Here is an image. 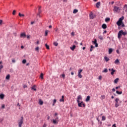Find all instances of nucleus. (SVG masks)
I'll return each instance as SVG.
<instances>
[{
  "mask_svg": "<svg viewBox=\"0 0 127 127\" xmlns=\"http://www.w3.org/2000/svg\"><path fill=\"white\" fill-rule=\"evenodd\" d=\"M127 34V31L124 32V31L121 30L118 33V38L119 39H121L122 38V35H124V36H126Z\"/></svg>",
  "mask_w": 127,
  "mask_h": 127,
  "instance_id": "nucleus-1",
  "label": "nucleus"
},
{
  "mask_svg": "<svg viewBox=\"0 0 127 127\" xmlns=\"http://www.w3.org/2000/svg\"><path fill=\"white\" fill-rule=\"evenodd\" d=\"M22 124H23V117H21V119L18 121V126L19 127H22Z\"/></svg>",
  "mask_w": 127,
  "mask_h": 127,
  "instance_id": "nucleus-2",
  "label": "nucleus"
},
{
  "mask_svg": "<svg viewBox=\"0 0 127 127\" xmlns=\"http://www.w3.org/2000/svg\"><path fill=\"white\" fill-rule=\"evenodd\" d=\"M77 103H78V107H79V108H82V105L83 108H85V107H86L85 103H84L83 101H81V102H80V101H78L77 102Z\"/></svg>",
  "mask_w": 127,
  "mask_h": 127,
  "instance_id": "nucleus-3",
  "label": "nucleus"
},
{
  "mask_svg": "<svg viewBox=\"0 0 127 127\" xmlns=\"http://www.w3.org/2000/svg\"><path fill=\"white\" fill-rule=\"evenodd\" d=\"M113 10L115 12H120V10H121V9H120V7H119L117 6H115L114 7Z\"/></svg>",
  "mask_w": 127,
  "mask_h": 127,
  "instance_id": "nucleus-4",
  "label": "nucleus"
},
{
  "mask_svg": "<svg viewBox=\"0 0 127 127\" xmlns=\"http://www.w3.org/2000/svg\"><path fill=\"white\" fill-rule=\"evenodd\" d=\"M119 101H120V99L118 98L115 99V107L116 108H118L120 105H119Z\"/></svg>",
  "mask_w": 127,
  "mask_h": 127,
  "instance_id": "nucleus-5",
  "label": "nucleus"
},
{
  "mask_svg": "<svg viewBox=\"0 0 127 127\" xmlns=\"http://www.w3.org/2000/svg\"><path fill=\"white\" fill-rule=\"evenodd\" d=\"M20 37H21V38H25V37H26V34L25 33H22L20 35Z\"/></svg>",
  "mask_w": 127,
  "mask_h": 127,
  "instance_id": "nucleus-6",
  "label": "nucleus"
},
{
  "mask_svg": "<svg viewBox=\"0 0 127 127\" xmlns=\"http://www.w3.org/2000/svg\"><path fill=\"white\" fill-rule=\"evenodd\" d=\"M92 42L93 43V44L95 45V47H98V43H97V39H94V41H92Z\"/></svg>",
  "mask_w": 127,
  "mask_h": 127,
  "instance_id": "nucleus-7",
  "label": "nucleus"
},
{
  "mask_svg": "<svg viewBox=\"0 0 127 127\" xmlns=\"http://www.w3.org/2000/svg\"><path fill=\"white\" fill-rule=\"evenodd\" d=\"M81 100H82V96L81 95H79L77 97V102H80V101H81Z\"/></svg>",
  "mask_w": 127,
  "mask_h": 127,
  "instance_id": "nucleus-8",
  "label": "nucleus"
},
{
  "mask_svg": "<svg viewBox=\"0 0 127 127\" xmlns=\"http://www.w3.org/2000/svg\"><path fill=\"white\" fill-rule=\"evenodd\" d=\"M90 16V18L91 19H93V18H95V15H94L93 14H92V13H91L89 15Z\"/></svg>",
  "mask_w": 127,
  "mask_h": 127,
  "instance_id": "nucleus-9",
  "label": "nucleus"
},
{
  "mask_svg": "<svg viewBox=\"0 0 127 127\" xmlns=\"http://www.w3.org/2000/svg\"><path fill=\"white\" fill-rule=\"evenodd\" d=\"M115 64L116 65H119L120 64V60L119 59H117L114 62Z\"/></svg>",
  "mask_w": 127,
  "mask_h": 127,
  "instance_id": "nucleus-10",
  "label": "nucleus"
},
{
  "mask_svg": "<svg viewBox=\"0 0 127 127\" xmlns=\"http://www.w3.org/2000/svg\"><path fill=\"white\" fill-rule=\"evenodd\" d=\"M59 121L55 120V119L53 120V123L54 125H57Z\"/></svg>",
  "mask_w": 127,
  "mask_h": 127,
  "instance_id": "nucleus-11",
  "label": "nucleus"
},
{
  "mask_svg": "<svg viewBox=\"0 0 127 127\" xmlns=\"http://www.w3.org/2000/svg\"><path fill=\"white\" fill-rule=\"evenodd\" d=\"M100 5H101V2H98L96 4V6L97 8H99Z\"/></svg>",
  "mask_w": 127,
  "mask_h": 127,
  "instance_id": "nucleus-12",
  "label": "nucleus"
},
{
  "mask_svg": "<svg viewBox=\"0 0 127 127\" xmlns=\"http://www.w3.org/2000/svg\"><path fill=\"white\" fill-rule=\"evenodd\" d=\"M122 23H123V22H121L120 21H118L117 22V24L118 25V26H121V25H122Z\"/></svg>",
  "mask_w": 127,
  "mask_h": 127,
  "instance_id": "nucleus-13",
  "label": "nucleus"
},
{
  "mask_svg": "<svg viewBox=\"0 0 127 127\" xmlns=\"http://www.w3.org/2000/svg\"><path fill=\"white\" fill-rule=\"evenodd\" d=\"M70 49H71V50H72V51H74V50H75V49H76V46L75 45H73L72 47H71L70 48Z\"/></svg>",
  "mask_w": 127,
  "mask_h": 127,
  "instance_id": "nucleus-14",
  "label": "nucleus"
},
{
  "mask_svg": "<svg viewBox=\"0 0 127 127\" xmlns=\"http://www.w3.org/2000/svg\"><path fill=\"white\" fill-rule=\"evenodd\" d=\"M40 13H41V6H39V13L38 14V15L40 16V15L39 14Z\"/></svg>",
  "mask_w": 127,
  "mask_h": 127,
  "instance_id": "nucleus-15",
  "label": "nucleus"
},
{
  "mask_svg": "<svg viewBox=\"0 0 127 127\" xmlns=\"http://www.w3.org/2000/svg\"><path fill=\"white\" fill-rule=\"evenodd\" d=\"M39 104L40 106H42V105H43V101H42L41 99H40L39 101Z\"/></svg>",
  "mask_w": 127,
  "mask_h": 127,
  "instance_id": "nucleus-16",
  "label": "nucleus"
},
{
  "mask_svg": "<svg viewBox=\"0 0 127 127\" xmlns=\"http://www.w3.org/2000/svg\"><path fill=\"white\" fill-rule=\"evenodd\" d=\"M31 90H33L34 91H36V86L35 85H33L32 87H31Z\"/></svg>",
  "mask_w": 127,
  "mask_h": 127,
  "instance_id": "nucleus-17",
  "label": "nucleus"
},
{
  "mask_svg": "<svg viewBox=\"0 0 127 127\" xmlns=\"http://www.w3.org/2000/svg\"><path fill=\"white\" fill-rule=\"evenodd\" d=\"M91 98V97L90 96H88L87 97H86V102H89V101H90V99Z\"/></svg>",
  "mask_w": 127,
  "mask_h": 127,
  "instance_id": "nucleus-18",
  "label": "nucleus"
},
{
  "mask_svg": "<svg viewBox=\"0 0 127 127\" xmlns=\"http://www.w3.org/2000/svg\"><path fill=\"white\" fill-rule=\"evenodd\" d=\"M4 98V94H0V98L1 99V100H3V99Z\"/></svg>",
  "mask_w": 127,
  "mask_h": 127,
  "instance_id": "nucleus-19",
  "label": "nucleus"
},
{
  "mask_svg": "<svg viewBox=\"0 0 127 127\" xmlns=\"http://www.w3.org/2000/svg\"><path fill=\"white\" fill-rule=\"evenodd\" d=\"M102 27L103 28V29H106V28H107V25L106 24H103Z\"/></svg>",
  "mask_w": 127,
  "mask_h": 127,
  "instance_id": "nucleus-20",
  "label": "nucleus"
},
{
  "mask_svg": "<svg viewBox=\"0 0 127 127\" xmlns=\"http://www.w3.org/2000/svg\"><path fill=\"white\" fill-rule=\"evenodd\" d=\"M60 102H64V95L62 96V98L60 99Z\"/></svg>",
  "mask_w": 127,
  "mask_h": 127,
  "instance_id": "nucleus-21",
  "label": "nucleus"
},
{
  "mask_svg": "<svg viewBox=\"0 0 127 127\" xmlns=\"http://www.w3.org/2000/svg\"><path fill=\"white\" fill-rule=\"evenodd\" d=\"M104 59L105 61H106V62H108V61H110V59H109V58H108L107 57H105Z\"/></svg>",
  "mask_w": 127,
  "mask_h": 127,
  "instance_id": "nucleus-22",
  "label": "nucleus"
},
{
  "mask_svg": "<svg viewBox=\"0 0 127 127\" xmlns=\"http://www.w3.org/2000/svg\"><path fill=\"white\" fill-rule=\"evenodd\" d=\"M124 18V16H122V17L119 18V20H118V21H121V22H123V20Z\"/></svg>",
  "mask_w": 127,
  "mask_h": 127,
  "instance_id": "nucleus-23",
  "label": "nucleus"
},
{
  "mask_svg": "<svg viewBox=\"0 0 127 127\" xmlns=\"http://www.w3.org/2000/svg\"><path fill=\"white\" fill-rule=\"evenodd\" d=\"M56 102H57V100L56 99H55L53 101V106H55V104H56Z\"/></svg>",
  "mask_w": 127,
  "mask_h": 127,
  "instance_id": "nucleus-24",
  "label": "nucleus"
},
{
  "mask_svg": "<svg viewBox=\"0 0 127 127\" xmlns=\"http://www.w3.org/2000/svg\"><path fill=\"white\" fill-rule=\"evenodd\" d=\"M48 32H49V31L48 30H46L45 36H47V35H48Z\"/></svg>",
  "mask_w": 127,
  "mask_h": 127,
  "instance_id": "nucleus-25",
  "label": "nucleus"
},
{
  "mask_svg": "<svg viewBox=\"0 0 127 127\" xmlns=\"http://www.w3.org/2000/svg\"><path fill=\"white\" fill-rule=\"evenodd\" d=\"M9 78H10V75L8 74V75L6 76L5 79H6V80H9Z\"/></svg>",
  "mask_w": 127,
  "mask_h": 127,
  "instance_id": "nucleus-26",
  "label": "nucleus"
},
{
  "mask_svg": "<svg viewBox=\"0 0 127 127\" xmlns=\"http://www.w3.org/2000/svg\"><path fill=\"white\" fill-rule=\"evenodd\" d=\"M112 52H113V49L110 48L109 50V54H112Z\"/></svg>",
  "mask_w": 127,
  "mask_h": 127,
  "instance_id": "nucleus-27",
  "label": "nucleus"
},
{
  "mask_svg": "<svg viewBox=\"0 0 127 127\" xmlns=\"http://www.w3.org/2000/svg\"><path fill=\"white\" fill-rule=\"evenodd\" d=\"M24 14L19 13V16H20V17H24Z\"/></svg>",
  "mask_w": 127,
  "mask_h": 127,
  "instance_id": "nucleus-28",
  "label": "nucleus"
},
{
  "mask_svg": "<svg viewBox=\"0 0 127 127\" xmlns=\"http://www.w3.org/2000/svg\"><path fill=\"white\" fill-rule=\"evenodd\" d=\"M119 78L115 79L114 80V83H115V84H117V83L119 82Z\"/></svg>",
  "mask_w": 127,
  "mask_h": 127,
  "instance_id": "nucleus-29",
  "label": "nucleus"
},
{
  "mask_svg": "<svg viewBox=\"0 0 127 127\" xmlns=\"http://www.w3.org/2000/svg\"><path fill=\"white\" fill-rule=\"evenodd\" d=\"M102 73H108V69L105 68L104 70L102 71Z\"/></svg>",
  "mask_w": 127,
  "mask_h": 127,
  "instance_id": "nucleus-30",
  "label": "nucleus"
},
{
  "mask_svg": "<svg viewBox=\"0 0 127 127\" xmlns=\"http://www.w3.org/2000/svg\"><path fill=\"white\" fill-rule=\"evenodd\" d=\"M116 93L118 94V95H122V94H123V92L122 91H116Z\"/></svg>",
  "mask_w": 127,
  "mask_h": 127,
  "instance_id": "nucleus-31",
  "label": "nucleus"
},
{
  "mask_svg": "<svg viewBox=\"0 0 127 127\" xmlns=\"http://www.w3.org/2000/svg\"><path fill=\"white\" fill-rule=\"evenodd\" d=\"M115 72H116V69H113V70H112V71L111 72V75H114Z\"/></svg>",
  "mask_w": 127,
  "mask_h": 127,
  "instance_id": "nucleus-32",
  "label": "nucleus"
},
{
  "mask_svg": "<svg viewBox=\"0 0 127 127\" xmlns=\"http://www.w3.org/2000/svg\"><path fill=\"white\" fill-rule=\"evenodd\" d=\"M77 12H78L77 9H75L73 10V13H77Z\"/></svg>",
  "mask_w": 127,
  "mask_h": 127,
  "instance_id": "nucleus-33",
  "label": "nucleus"
},
{
  "mask_svg": "<svg viewBox=\"0 0 127 127\" xmlns=\"http://www.w3.org/2000/svg\"><path fill=\"white\" fill-rule=\"evenodd\" d=\"M35 50L36 51H37L38 52H39V47H37L35 49Z\"/></svg>",
  "mask_w": 127,
  "mask_h": 127,
  "instance_id": "nucleus-34",
  "label": "nucleus"
},
{
  "mask_svg": "<svg viewBox=\"0 0 127 127\" xmlns=\"http://www.w3.org/2000/svg\"><path fill=\"white\" fill-rule=\"evenodd\" d=\"M77 76L78 78H82V75L81 74V73H78Z\"/></svg>",
  "mask_w": 127,
  "mask_h": 127,
  "instance_id": "nucleus-35",
  "label": "nucleus"
},
{
  "mask_svg": "<svg viewBox=\"0 0 127 127\" xmlns=\"http://www.w3.org/2000/svg\"><path fill=\"white\" fill-rule=\"evenodd\" d=\"M54 45H55V46H58V43H57V42H55L54 43Z\"/></svg>",
  "mask_w": 127,
  "mask_h": 127,
  "instance_id": "nucleus-36",
  "label": "nucleus"
},
{
  "mask_svg": "<svg viewBox=\"0 0 127 127\" xmlns=\"http://www.w3.org/2000/svg\"><path fill=\"white\" fill-rule=\"evenodd\" d=\"M98 38H99V39H100V40H103V39H104V38L102 36H99L98 37Z\"/></svg>",
  "mask_w": 127,
  "mask_h": 127,
  "instance_id": "nucleus-37",
  "label": "nucleus"
},
{
  "mask_svg": "<svg viewBox=\"0 0 127 127\" xmlns=\"http://www.w3.org/2000/svg\"><path fill=\"white\" fill-rule=\"evenodd\" d=\"M110 18H106L105 19V21H106V22H108V21H110Z\"/></svg>",
  "mask_w": 127,
  "mask_h": 127,
  "instance_id": "nucleus-38",
  "label": "nucleus"
},
{
  "mask_svg": "<svg viewBox=\"0 0 127 127\" xmlns=\"http://www.w3.org/2000/svg\"><path fill=\"white\" fill-rule=\"evenodd\" d=\"M78 73L81 74V73H82V72H83V69H79L78 71Z\"/></svg>",
  "mask_w": 127,
  "mask_h": 127,
  "instance_id": "nucleus-39",
  "label": "nucleus"
},
{
  "mask_svg": "<svg viewBox=\"0 0 127 127\" xmlns=\"http://www.w3.org/2000/svg\"><path fill=\"white\" fill-rule=\"evenodd\" d=\"M61 76H62V77H63V78H64V79H65V74H61L60 75V76L61 77Z\"/></svg>",
  "mask_w": 127,
  "mask_h": 127,
  "instance_id": "nucleus-40",
  "label": "nucleus"
},
{
  "mask_svg": "<svg viewBox=\"0 0 127 127\" xmlns=\"http://www.w3.org/2000/svg\"><path fill=\"white\" fill-rule=\"evenodd\" d=\"M124 9H126V10H125L126 11H127V4L125 5L124 6Z\"/></svg>",
  "mask_w": 127,
  "mask_h": 127,
  "instance_id": "nucleus-41",
  "label": "nucleus"
},
{
  "mask_svg": "<svg viewBox=\"0 0 127 127\" xmlns=\"http://www.w3.org/2000/svg\"><path fill=\"white\" fill-rule=\"evenodd\" d=\"M45 46H46L47 49H50V48H49V46H48V45H47V44H45Z\"/></svg>",
  "mask_w": 127,
  "mask_h": 127,
  "instance_id": "nucleus-42",
  "label": "nucleus"
},
{
  "mask_svg": "<svg viewBox=\"0 0 127 127\" xmlns=\"http://www.w3.org/2000/svg\"><path fill=\"white\" fill-rule=\"evenodd\" d=\"M16 12V11H15V10H14L13 11V12H12L13 15H15Z\"/></svg>",
  "mask_w": 127,
  "mask_h": 127,
  "instance_id": "nucleus-43",
  "label": "nucleus"
},
{
  "mask_svg": "<svg viewBox=\"0 0 127 127\" xmlns=\"http://www.w3.org/2000/svg\"><path fill=\"white\" fill-rule=\"evenodd\" d=\"M102 121H106V117L105 116H102Z\"/></svg>",
  "mask_w": 127,
  "mask_h": 127,
  "instance_id": "nucleus-44",
  "label": "nucleus"
},
{
  "mask_svg": "<svg viewBox=\"0 0 127 127\" xmlns=\"http://www.w3.org/2000/svg\"><path fill=\"white\" fill-rule=\"evenodd\" d=\"M22 63L23 64H25V63H26V60H23L22 61Z\"/></svg>",
  "mask_w": 127,
  "mask_h": 127,
  "instance_id": "nucleus-45",
  "label": "nucleus"
},
{
  "mask_svg": "<svg viewBox=\"0 0 127 127\" xmlns=\"http://www.w3.org/2000/svg\"><path fill=\"white\" fill-rule=\"evenodd\" d=\"M71 36H75V33L74 32H72L71 33Z\"/></svg>",
  "mask_w": 127,
  "mask_h": 127,
  "instance_id": "nucleus-46",
  "label": "nucleus"
},
{
  "mask_svg": "<svg viewBox=\"0 0 127 127\" xmlns=\"http://www.w3.org/2000/svg\"><path fill=\"white\" fill-rule=\"evenodd\" d=\"M102 78H103L102 76L100 75V76H99V78H98L99 80H102Z\"/></svg>",
  "mask_w": 127,
  "mask_h": 127,
  "instance_id": "nucleus-47",
  "label": "nucleus"
},
{
  "mask_svg": "<svg viewBox=\"0 0 127 127\" xmlns=\"http://www.w3.org/2000/svg\"><path fill=\"white\" fill-rule=\"evenodd\" d=\"M55 120L56 121H59V117H58V116H57Z\"/></svg>",
  "mask_w": 127,
  "mask_h": 127,
  "instance_id": "nucleus-48",
  "label": "nucleus"
},
{
  "mask_svg": "<svg viewBox=\"0 0 127 127\" xmlns=\"http://www.w3.org/2000/svg\"><path fill=\"white\" fill-rule=\"evenodd\" d=\"M40 78H41V79H43V73H41L40 75Z\"/></svg>",
  "mask_w": 127,
  "mask_h": 127,
  "instance_id": "nucleus-49",
  "label": "nucleus"
},
{
  "mask_svg": "<svg viewBox=\"0 0 127 127\" xmlns=\"http://www.w3.org/2000/svg\"><path fill=\"white\" fill-rule=\"evenodd\" d=\"M74 43L75 45H78V42L77 41H74Z\"/></svg>",
  "mask_w": 127,
  "mask_h": 127,
  "instance_id": "nucleus-50",
  "label": "nucleus"
},
{
  "mask_svg": "<svg viewBox=\"0 0 127 127\" xmlns=\"http://www.w3.org/2000/svg\"><path fill=\"white\" fill-rule=\"evenodd\" d=\"M0 66H2V68H3V65H2V62H0Z\"/></svg>",
  "mask_w": 127,
  "mask_h": 127,
  "instance_id": "nucleus-51",
  "label": "nucleus"
},
{
  "mask_svg": "<svg viewBox=\"0 0 127 127\" xmlns=\"http://www.w3.org/2000/svg\"><path fill=\"white\" fill-rule=\"evenodd\" d=\"M101 99H102V100H104V99H105V95H102Z\"/></svg>",
  "mask_w": 127,
  "mask_h": 127,
  "instance_id": "nucleus-52",
  "label": "nucleus"
},
{
  "mask_svg": "<svg viewBox=\"0 0 127 127\" xmlns=\"http://www.w3.org/2000/svg\"><path fill=\"white\" fill-rule=\"evenodd\" d=\"M25 88H27V85H23V88H24V89H25Z\"/></svg>",
  "mask_w": 127,
  "mask_h": 127,
  "instance_id": "nucleus-53",
  "label": "nucleus"
},
{
  "mask_svg": "<svg viewBox=\"0 0 127 127\" xmlns=\"http://www.w3.org/2000/svg\"><path fill=\"white\" fill-rule=\"evenodd\" d=\"M121 26H122V27H125V24H124V23L122 22Z\"/></svg>",
  "mask_w": 127,
  "mask_h": 127,
  "instance_id": "nucleus-54",
  "label": "nucleus"
},
{
  "mask_svg": "<svg viewBox=\"0 0 127 127\" xmlns=\"http://www.w3.org/2000/svg\"><path fill=\"white\" fill-rule=\"evenodd\" d=\"M113 69H114V68H109V71L110 72H112V70H113Z\"/></svg>",
  "mask_w": 127,
  "mask_h": 127,
  "instance_id": "nucleus-55",
  "label": "nucleus"
},
{
  "mask_svg": "<svg viewBox=\"0 0 127 127\" xmlns=\"http://www.w3.org/2000/svg\"><path fill=\"white\" fill-rule=\"evenodd\" d=\"M90 48H92V49H94V48H95V47L93 46V45H91L90 46Z\"/></svg>",
  "mask_w": 127,
  "mask_h": 127,
  "instance_id": "nucleus-56",
  "label": "nucleus"
},
{
  "mask_svg": "<svg viewBox=\"0 0 127 127\" xmlns=\"http://www.w3.org/2000/svg\"><path fill=\"white\" fill-rule=\"evenodd\" d=\"M1 23H2V20H0V25H1Z\"/></svg>",
  "mask_w": 127,
  "mask_h": 127,
  "instance_id": "nucleus-57",
  "label": "nucleus"
},
{
  "mask_svg": "<svg viewBox=\"0 0 127 127\" xmlns=\"http://www.w3.org/2000/svg\"><path fill=\"white\" fill-rule=\"evenodd\" d=\"M27 38H28V39H29V38H30V35H28Z\"/></svg>",
  "mask_w": 127,
  "mask_h": 127,
  "instance_id": "nucleus-58",
  "label": "nucleus"
},
{
  "mask_svg": "<svg viewBox=\"0 0 127 127\" xmlns=\"http://www.w3.org/2000/svg\"><path fill=\"white\" fill-rule=\"evenodd\" d=\"M4 107H5V105H4V104H3V105H2V109H4Z\"/></svg>",
  "mask_w": 127,
  "mask_h": 127,
  "instance_id": "nucleus-59",
  "label": "nucleus"
},
{
  "mask_svg": "<svg viewBox=\"0 0 127 127\" xmlns=\"http://www.w3.org/2000/svg\"><path fill=\"white\" fill-rule=\"evenodd\" d=\"M90 52H92L93 51V49H92V48H90Z\"/></svg>",
  "mask_w": 127,
  "mask_h": 127,
  "instance_id": "nucleus-60",
  "label": "nucleus"
},
{
  "mask_svg": "<svg viewBox=\"0 0 127 127\" xmlns=\"http://www.w3.org/2000/svg\"><path fill=\"white\" fill-rule=\"evenodd\" d=\"M40 42L39 41H37L36 42V44H39Z\"/></svg>",
  "mask_w": 127,
  "mask_h": 127,
  "instance_id": "nucleus-61",
  "label": "nucleus"
},
{
  "mask_svg": "<svg viewBox=\"0 0 127 127\" xmlns=\"http://www.w3.org/2000/svg\"><path fill=\"white\" fill-rule=\"evenodd\" d=\"M119 88H120V86H117L116 87V90H118V89H119Z\"/></svg>",
  "mask_w": 127,
  "mask_h": 127,
  "instance_id": "nucleus-62",
  "label": "nucleus"
},
{
  "mask_svg": "<svg viewBox=\"0 0 127 127\" xmlns=\"http://www.w3.org/2000/svg\"><path fill=\"white\" fill-rule=\"evenodd\" d=\"M34 21H32L31 22V24H34Z\"/></svg>",
  "mask_w": 127,
  "mask_h": 127,
  "instance_id": "nucleus-63",
  "label": "nucleus"
},
{
  "mask_svg": "<svg viewBox=\"0 0 127 127\" xmlns=\"http://www.w3.org/2000/svg\"><path fill=\"white\" fill-rule=\"evenodd\" d=\"M43 127H46V124H44V125H43Z\"/></svg>",
  "mask_w": 127,
  "mask_h": 127,
  "instance_id": "nucleus-64",
  "label": "nucleus"
}]
</instances>
